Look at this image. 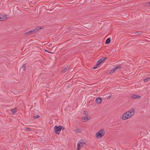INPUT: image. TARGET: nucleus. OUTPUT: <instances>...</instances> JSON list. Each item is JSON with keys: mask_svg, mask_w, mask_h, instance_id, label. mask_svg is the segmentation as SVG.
Returning <instances> with one entry per match:
<instances>
[{"mask_svg": "<svg viewBox=\"0 0 150 150\" xmlns=\"http://www.w3.org/2000/svg\"><path fill=\"white\" fill-rule=\"evenodd\" d=\"M134 113V109L132 108L129 110L125 113L122 115V119L125 120L132 117Z\"/></svg>", "mask_w": 150, "mask_h": 150, "instance_id": "nucleus-1", "label": "nucleus"}, {"mask_svg": "<svg viewBox=\"0 0 150 150\" xmlns=\"http://www.w3.org/2000/svg\"><path fill=\"white\" fill-rule=\"evenodd\" d=\"M105 133V132L104 129H102L96 134V137L98 139L99 138H100L104 135Z\"/></svg>", "mask_w": 150, "mask_h": 150, "instance_id": "nucleus-2", "label": "nucleus"}, {"mask_svg": "<svg viewBox=\"0 0 150 150\" xmlns=\"http://www.w3.org/2000/svg\"><path fill=\"white\" fill-rule=\"evenodd\" d=\"M86 144V142L83 140L81 139L79 141L77 144V148L78 150H80V148L83 147V145Z\"/></svg>", "mask_w": 150, "mask_h": 150, "instance_id": "nucleus-3", "label": "nucleus"}, {"mask_svg": "<svg viewBox=\"0 0 150 150\" xmlns=\"http://www.w3.org/2000/svg\"><path fill=\"white\" fill-rule=\"evenodd\" d=\"M8 18V16L4 14L0 15V21H4L6 20Z\"/></svg>", "mask_w": 150, "mask_h": 150, "instance_id": "nucleus-4", "label": "nucleus"}, {"mask_svg": "<svg viewBox=\"0 0 150 150\" xmlns=\"http://www.w3.org/2000/svg\"><path fill=\"white\" fill-rule=\"evenodd\" d=\"M60 126H55L54 127V129L56 133L57 134H59V132L61 131V128H60Z\"/></svg>", "mask_w": 150, "mask_h": 150, "instance_id": "nucleus-5", "label": "nucleus"}, {"mask_svg": "<svg viewBox=\"0 0 150 150\" xmlns=\"http://www.w3.org/2000/svg\"><path fill=\"white\" fill-rule=\"evenodd\" d=\"M73 131L76 133H80L82 132V129L80 128H76L74 129Z\"/></svg>", "mask_w": 150, "mask_h": 150, "instance_id": "nucleus-6", "label": "nucleus"}, {"mask_svg": "<svg viewBox=\"0 0 150 150\" xmlns=\"http://www.w3.org/2000/svg\"><path fill=\"white\" fill-rule=\"evenodd\" d=\"M132 98L134 99H139L141 98V96L138 95H133L132 96Z\"/></svg>", "mask_w": 150, "mask_h": 150, "instance_id": "nucleus-7", "label": "nucleus"}, {"mask_svg": "<svg viewBox=\"0 0 150 150\" xmlns=\"http://www.w3.org/2000/svg\"><path fill=\"white\" fill-rule=\"evenodd\" d=\"M41 29H42V28L41 27H37L36 28H35L34 29L32 30L33 31L34 34L35 33L38 32L39 30H40Z\"/></svg>", "mask_w": 150, "mask_h": 150, "instance_id": "nucleus-8", "label": "nucleus"}, {"mask_svg": "<svg viewBox=\"0 0 150 150\" xmlns=\"http://www.w3.org/2000/svg\"><path fill=\"white\" fill-rule=\"evenodd\" d=\"M102 101V98L101 97H99L97 98L96 100V103H100Z\"/></svg>", "mask_w": 150, "mask_h": 150, "instance_id": "nucleus-9", "label": "nucleus"}, {"mask_svg": "<svg viewBox=\"0 0 150 150\" xmlns=\"http://www.w3.org/2000/svg\"><path fill=\"white\" fill-rule=\"evenodd\" d=\"M90 118V117H82V119L84 120V121L86 122L89 120Z\"/></svg>", "mask_w": 150, "mask_h": 150, "instance_id": "nucleus-10", "label": "nucleus"}, {"mask_svg": "<svg viewBox=\"0 0 150 150\" xmlns=\"http://www.w3.org/2000/svg\"><path fill=\"white\" fill-rule=\"evenodd\" d=\"M34 34L33 31L32 30H30L28 32H27L25 33V35H30V34Z\"/></svg>", "mask_w": 150, "mask_h": 150, "instance_id": "nucleus-11", "label": "nucleus"}, {"mask_svg": "<svg viewBox=\"0 0 150 150\" xmlns=\"http://www.w3.org/2000/svg\"><path fill=\"white\" fill-rule=\"evenodd\" d=\"M103 62V60H102L101 59H99L97 62L96 65H99L101 63Z\"/></svg>", "mask_w": 150, "mask_h": 150, "instance_id": "nucleus-12", "label": "nucleus"}, {"mask_svg": "<svg viewBox=\"0 0 150 150\" xmlns=\"http://www.w3.org/2000/svg\"><path fill=\"white\" fill-rule=\"evenodd\" d=\"M150 80V77L148 76L147 77L146 79H144V82H146Z\"/></svg>", "mask_w": 150, "mask_h": 150, "instance_id": "nucleus-13", "label": "nucleus"}, {"mask_svg": "<svg viewBox=\"0 0 150 150\" xmlns=\"http://www.w3.org/2000/svg\"><path fill=\"white\" fill-rule=\"evenodd\" d=\"M110 38H108L106 40L105 43L106 44H108L110 42Z\"/></svg>", "mask_w": 150, "mask_h": 150, "instance_id": "nucleus-14", "label": "nucleus"}, {"mask_svg": "<svg viewBox=\"0 0 150 150\" xmlns=\"http://www.w3.org/2000/svg\"><path fill=\"white\" fill-rule=\"evenodd\" d=\"M69 69V67H67L66 68H64V69L62 70V72H65L67 71Z\"/></svg>", "mask_w": 150, "mask_h": 150, "instance_id": "nucleus-15", "label": "nucleus"}, {"mask_svg": "<svg viewBox=\"0 0 150 150\" xmlns=\"http://www.w3.org/2000/svg\"><path fill=\"white\" fill-rule=\"evenodd\" d=\"M142 32L140 31H137L134 32V34L137 35H140L142 34Z\"/></svg>", "mask_w": 150, "mask_h": 150, "instance_id": "nucleus-16", "label": "nucleus"}, {"mask_svg": "<svg viewBox=\"0 0 150 150\" xmlns=\"http://www.w3.org/2000/svg\"><path fill=\"white\" fill-rule=\"evenodd\" d=\"M116 70L114 68H113L110 71V73H112L114 72Z\"/></svg>", "mask_w": 150, "mask_h": 150, "instance_id": "nucleus-17", "label": "nucleus"}, {"mask_svg": "<svg viewBox=\"0 0 150 150\" xmlns=\"http://www.w3.org/2000/svg\"><path fill=\"white\" fill-rule=\"evenodd\" d=\"M17 109L16 108H15V109L11 110V111L14 114L16 112Z\"/></svg>", "mask_w": 150, "mask_h": 150, "instance_id": "nucleus-18", "label": "nucleus"}, {"mask_svg": "<svg viewBox=\"0 0 150 150\" xmlns=\"http://www.w3.org/2000/svg\"><path fill=\"white\" fill-rule=\"evenodd\" d=\"M26 66V64H23V65L22 66V69L23 70V71L25 70Z\"/></svg>", "mask_w": 150, "mask_h": 150, "instance_id": "nucleus-19", "label": "nucleus"}, {"mask_svg": "<svg viewBox=\"0 0 150 150\" xmlns=\"http://www.w3.org/2000/svg\"><path fill=\"white\" fill-rule=\"evenodd\" d=\"M31 128L29 127H25L24 128V130L25 131H30Z\"/></svg>", "mask_w": 150, "mask_h": 150, "instance_id": "nucleus-20", "label": "nucleus"}, {"mask_svg": "<svg viewBox=\"0 0 150 150\" xmlns=\"http://www.w3.org/2000/svg\"><path fill=\"white\" fill-rule=\"evenodd\" d=\"M107 58H108L107 57H103L102 58H101V59H102V60H103V62L105 61L107 59Z\"/></svg>", "mask_w": 150, "mask_h": 150, "instance_id": "nucleus-21", "label": "nucleus"}, {"mask_svg": "<svg viewBox=\"0 0 150 150\" xmlns=\"http://www.w3.org/2000/svg\"><path fill=\"white\" fill-rule=\"evenodd\" d=\"M145 6H150V1L147 2L146 4V5H145Z\"/></svg>", "mask_w": 150, "mask_h": 150, "instance_id": "nucleus-22", "label": "nucleus"}, {"mask_svg": "<svg viewBox=\"0 0 150 150\" xmlns=\"http://www.w3.org/2000/svg\"><path fill=\"white\" fill-rule=\"evenodd\" d=\"M121 68V67L120 66H117L114 67V68L116 69V70H117V69H119V68Z\"/></svg>", "mask_w": 150, "mask_h": 150, "instance_id": "nucleus-23", "label": "nucleus"}, {"mask_svg": "<svg viewBox=\"0 0 150 150\" xmlns=\"http://www.w3.org/2000/svg\"><path fill=\"white\" fill-rule=\"evenodd\" d=\"M40 117V116L38 115H37L36 116H34V118L35 119L38 118Z\"/></svg>", "mask_w": 150, "mask_h": 150, "instance_id": "nucleus-24", "label": "nucleus"}, {"mask_svg": "<svg viewBox=\"0 0 150 150\" xmlns=\"http://www.w3.org/2000/svg\"><path fill=\"white\" fill-rule=\"evenodd\" d=\"M60 128H61V129H62V130H64L65 129V128L64 127H63V126H60Z\"/></svg>", "mask_w": 150, "mask_h": 150, "instance_id": "nucleus-25", "label": "nucleus"}, {"mask_svg": "<svg viewBox=\"0 0 150 150\" xmlns=\"http://www.w3.org/2000/svg\"><path fill=\"white\" fill-rule=\"evenodd\" d=\"M98 65H96V66L94 67L93 68V69H96L98 67Z\"/></svg>", "mask_w": 150, "mask_h": 150, "instance_id": "nucleus-26", "label": "nucleus"}, {"mask_svg": "<svg viewBox=\"0 0 150 150\" xmlns=\"http://www.w3.org/2000/svg\"><path fill=\"white\" fill-rule=\"evenodd\" d=\"M45 51L46 52H49V53H51L50 52H49L47 50H45Z\"/></svg>", "mask_w": 150, "mask_h": 150, "instance_id": "nucleus-27", "label": "nucleus"}, {"mask_svg": "<svg viewBox=\"0 0 150 150\" xmlns=\"http://www.w3.org/2000/svg\"><path fill=\"white\" fill-rule=\"evenodd\" d=\"M86 111H85V110H84L83 111V113L84 114H86Z\"/></svg>", "mask_w": 150, "mask_h": 150, "instance_id": "nucleus-28", "label": "nucleus"}, {"mask_svg": "<svg viewBox=\"0 0 150 150\" xmlns=\"http://www.w3.org/2000/svg\"><path fill=\"white\" fill-rule=\"evenodd\" d=\"M111 96L109 95V96H108V98H110L111 97Z\"/></svg>", "mask_w": 150, "mask_h": 150, "instance_id": "nucleus-29", "label": "nucleus"}]
</instances>
